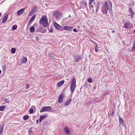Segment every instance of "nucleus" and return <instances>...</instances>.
Segmentation results:
<instances>
[{
    "label": "nucleus",
    "instance_id": "nucleus-3",
    "mask_svg": "<svg viewBox=\"0 0 135 135\" xmlns=\"http://www.w3.org/2000/svg\"><path fill=\"white\" fill-rule=\"evenodd\" d=\"M76 84V81L74 78H73L72 80L70 86V89L72 94L74 91L75 88Z\"/></svg>",
    "mask_w": 135,
    "mask_h": 135
},
{
    "label": "nucleus",
    "instance_id": "nucleus-44",
    "mask_svg": "<svg viewBox=\"0 0 135 135\" xmlns=\"http://www.w3.org/2000/svg\"><path fill=\"white\" fill-rule=\"evenodd\" d=\"M39 120V119H38V120H36V122H37V124H38V120Z\"/></svg>",
    "mask_w": 135,
    "mask_h": 135
},
{
    "label": "nucleus",
    "instance_id": "nucleus-26",
    "mask_svg": "<svg viewBox=\"0 0 135 135\" xmlns=\"http://www.w3.org/2000/svg\"><path fill=\"white\" fill-rule=\"evenodd\" d=\"M6 107L4 106H1L0 107V111L3 110Z\"/></svg>",
    "mask_w": 135,
    "mask_h": 135
},
{
    "label": "nucleus",
    "instance_id": "nucleus-22",
    "mask_svg": "<svg viewBox=\"0 0 135 135\" xmlns=\"http://www.w3.org/2000/svg\"><path fill=\"white\" fill-rule=\"evenodd\" d=\"M32 108L30 109L29 110L30 113H32L33 112V108L35 109V107L34 106H32Z\"/></svg>",
    "mask_w": 135,
    "mask_h": 135
},
{
    "label": "nucleus",
    "instance_id": "nucleus-13",
    "mask_svg": "<svg viewBox=\"0 0 135 135\" xmlns=\"http://www.w3.org/2000/svg\"><path fill=\"white\" fill-rule=\"evenodd\" d=\"M25 8L22 9H21L18 11L17 12L18 15L20 16L24 12Z\"/></svg>",
    "mask_w": 135,
    "mask_h": 135
},
{
    "label": "nucleus",
    "instance_id": "nucleus-38",
    "mask_svg": "<svg viewBox=\"0 0 135 135\" xmlns=\"http://www.w3.org/2000/svg\"><path fill=\"white\" fill-rule=\"evenodd\" d=\"M49 31L50 32H53V30L52 28H51L49 30Z\"/></svg>",
    "mask_w": 135,
    "mask_h": 135
},
{
    "label": "nucleus",
    "instance_id": "nucleus-49",
    "mask_svg": "<svg viewBox=\"0 0 135 135\" xmlns=\"http://www.w3.org/2000/svg\"><path fill=\"white\" fill-rule=\"evenodd\" d=\"M134 32L135 33V29H134Z\"/></svg>",
    "mask_w": 135,
    "mask_h": 135
},
{
    "label": "nucleus",
    "instance_id": "nucleus-14",
    "mask_svg": "<svg viewBox=\"0 0 135 135\" xmlns=\"http://www.w3.org/2000/svg\"><path fill=\"white\" fill-rule=\"evenodd\" d=\"M71 101V99L67 100L65 102V103L64 104V106H68L70 104Z\"/></svg>",
    "mask_w": 135,
    "mask_h": 135
},
{
    "label": "nucleus",
    "instance_id": "nucleus-32",
    "mask_svg": "<svg viewBox=\"0 0 135 135\" xmlns=\"http://www.w3.org/2000/svg\"><path fill=\"white\" fill-rule=\"evenodd\" d=\"M17 28V26L16 25H14L12 27V30H15Z\"/></svg>",
    "mask_w": 135,
    "mask_h": 135
},
{
    "label": "nucleus",
    "instance_id": "nucleus-9",
    "mask_svg": "<svg viewBox=\"0 0 135 135\" xmlns=\"http://www.w3.org/2000/svg\"><path fill=\"white\" fill-rule=\"evenodd\" d=\"M64 95L62 94H61L59 96L58 98V102L59 103H61L63 100Z\"/></svg>",
    "mask_w": 135,
    "mask_h": 135
},
{
    "label": "nucleus",
    "instance_id": "nucleus-6",
    "mask_svg": "<svg viewBox=\"0 0 135 135\" xmlns=\"http://www.w3.org/2000/svg\"><path fill=\"white\" fill-rule=\"evenodd\" d=\"M54 16L56 18L57 20L59 19L60 18L61 13L60 12L56 11L54 13Z\"/></svg>",
    "mask_w": 135,
    "mask_h": 135
},
{
    "label": "nucleus",
    "instance_id": "nucleus-29",
    "mask_svg": "<svg viewBox=\"0 0 135 135\" xmlns=\"http://www.w3.org/2000/svg\"><path fill=\"white\" fill-rule=\"evenodd\" d=\"M94 8H91L89 7V9L90 13H94Z\"/></svg>",
    "mask_w": 135,
    "mask_h": 135
},
{
    "label": "nucleus",
    "instance_id": "nucleus-20",
    "mask_svg": "<svg viewBox=\"0 0 135 135\" xmlns=\"http://www.w3.org/2000/svg\"><path fill=\"white\" fill-rule=\"evenodd\" d=\"M88 81L89 83H91L93 82V79L92 78L89 77L88 79Z\"/></svg>",
    "mask_w": 135,
    "mask_h": 135
},
{
    "label": "nucleus",
    "instance_id": "nucleus-47",
    "mask_svg": "<svg viewBox=\"0 0 135 135\" xmlns=\"http://www.w3.org/2000/svg\"><path fill=\"white\" fill-rule=\"evenodd\" d=\"M1 12H0V17L1 16Z\"/></svg>",
    "mask_w": 135,
    "mask_h": 135
},
{
    "label": "nucleus",
    "instance_id": "nucleus-25",
    "mask_svg": "<svg viewBox=\"0 0 135 135\" xmlns=\"http://www.w3.org/2000/svg\"><path fill=\"white\" fill-rule=\"evenodd\" d=\"M36 17V15H33L31 18V21L33 22L34 20L35 19Z\"/></svg>",
    "mask_w": 135,
    "mask_h": 135
},
{
    "label": "nucleus",
    "instance_id": "nucleus-46",
    "mask_svg": "<svg viewBox=\"0 0 135 135\" xmlns=\"http://www.w3.org/2000/svg\"><path fill=\"white\" fill-rule=\"evenodd\" d=\"M41 32H42V33H44L45 32V31H41Z\"/></svg>",
    "mask_w": 135,
    "mask_h": 135
},
{
    "label": "nucleus",
    "instance_id": "nucleus-10",
    "mask_svg": "<svg viewBox=\"0 0 135 135\" xmlns=\"http://www.w3.org/2000/svg\"><path fill=\"white\" fill-rule=\"evenodd\" d=\"M64 129L67 135H70V132L68 128L66 127L64 128Z\"/></svg>",
    "mask_w": 135,
    "mask_h": 135
},
{
    "label": "nucleus",
    "instance_id": "nucleus-50",
    "mask_svg": "<svg viewBox=\"0 0 135 135\" xmlns=\"http://www.w3.org/2000/svg\"><path fill=\"white\" fill-rule=\"evenodd\" d=\"M131 26L132 27H132H133V25H132V26Z\"/></svg>",
    "mask_w": 135,
    "mask_h": 135
},
{
    "label": "nucleus",
    "instance_id": "nucleus-24",
    "mask_svg": "<svg viewBox=\"0 0 135 135\" xmlns=\"http://www.w3.org/2000/svg\"><path fill=\"white\" fill-rule=\"evenodd\" d=\"M132 50H135V40H134L133 42V46L132 47Z\"/></svg>",
    "mask_w": 135,
    "mask_h": 135
},
{
    "label": "nucleus",
    "instance_id": "nucleus-15",
    "mask_svg": "<svg viewBox=\"0 0 135 135\" xmlns=\"http://www.w3.org/2000/svg\"><path fill=\"white\" fill-rule=\"evenodd\" d=\"M130 24V23L129 22H128L125 23L124 25V28H128L129 27Z\"/></svg>",
    "mask_w": 135,
    "mask_h": 135
},
{
    "label": "nucleus",
    "instance_id": "nucleus-42",
    "mask_svg": "<svg viewBox=\"0 0 135 135\" xmlns=\"http://www.w3.org/2000/svg\"><path fill=\"white\" fill-rule=\"evenodd\" d=\"M32 21H31V20H30L28 24L29 25H30L32 22Z\"/></svg>",
    "mask_w": 135,
    "mask_h": 135
},
{
    "label": "nucleus",
    "instance_id": "nucleus-7",
    "mask_svg": "<svg viewBox=\"0 0 135 135\" xmlns=\"http://www.w3.org/2000/svg\"><path fill=\"white\" fill-rule=\"evenodd\" d=\"M82 58L79 55L74 56V62H81V61Z\"/></svg>",
    "mask_w": 135,
    "mask_h": 135
},
{
    "label": "nucleus",
    "instance_id": "nucleus-17",
    "mask_svg": "<svg viewBox=\"0 0 135 135\" xmlns=\"http://www.w3.org/2000/svg\"><path fill=\"white\" fill-rule=\"evenodd\" d=\"M4 124L1 123L0 124V134L3 132Z\"/></svg>",
    "mask_w": 135,
    "mask_h": 135
},
{
    "label": "nucleus",
    "instance_id": "nucleus-16",
    "mask_svg": "<svg viewBox=\"0 0 135 135\" xmlns=\"http://www.w3.org/2000/svg\"><path fill=\"white\" fill-rule=\"evenodd\" d=\"M47 115L46 114L40 116V117L39 122H41L43 119L46 117Z\"/></svg>",
    "mask_w": 135,
    "mask_h": 135
},
{
    "label": "nucleus",
    "instance_id": "nucleus-31",
    "mask_svg": "<svg viewBox=\"0 0 135 135\" xmlns=\"http://www.w3.org/2000/svg\"><path fill=\"white\" fill-rule=\"evenodd\" d=\"M36 31L37 32H41V28L40 27L38 28L36 30Z\"/></svg>",
    "mask_w": 135,
    "mask_h": 135
},
{
    "label": "nucleus",
    "instance_id": "nucleus-33",
    "mask_svg": "<svg viewBox=\"0 0 135 135\" xmlns=\"http://www.w3.org/2000/svg\"><path fill=\"white\" fill-rule=\"evenodd\" d=\"M16 49L15 48H12L11 50L12 53L13 54L15 53L16 52Z\"/></svg>",
    "mask_w": 135,
    "mask_h": 135
},
{
    "label": "nucleus",
    "instance_id": "nucleus-21",
    "mask_svg": "<svg viewBox=\"0 0 135 135\" xmlns=\"http://www.w3.org/2000/svg\"><path fill=\"white\" fill-rule=\"evenodd\" d=\"M30 31L31 32H33L35 31L34 27L33 26H31L30 28Z\"/></svg>",
    "mask_w": 135,
    "mask_h": 135
},
{
    "label": "nucleus",
    "instance_id": "nucleus-5",
    "mask_svg": "<svg viewBox=\"0 0 135 135\" xmlns=\"http://www.w3.org/2000/svg\"><path fill=\"white\" fill-rule=\"evenodd\" d=\"M89 7L91 8H95L96 12H98L99 6V5L98 4H97L96 5H94V6L92 4V3L91 4H89Z\"/></svg>",
    "mask_w": 135,
    "mask_h": 135
},
{
    "label": "nucleus",
    "instance_id": "nucleus-2",
    "mask_svg": "<svg viewBox=\"0 0 135 135\" xmlns=\"http://www.w3.org/2000/svg\"><path fill=\"white\" fill-rule=\"evenodd\" d=\"M39 23L44 27H47L49 25V23L46 16H42L39 20Z\"/></svg>",
    "mask_w": 135,
    "mask_h": 135
},
{
    "label": "nucleus",
    "instance_id": "nucleus-43",
    "mask_svg": "<svg viewBox=\"0 0 135 135\" xmlns=\"http://www.w3.org/2000/svg\"><path fill=\"white\" fill-rule=\"evenodd\" d=\"M73 31L75 32H76L77 31L76 29L75 28L73 30Z\"/></svg>",
    "mask_w": 135,
    "mask_h": 135
},
{
    "label": "nucleus",
    "instance_id": "nucleus-41",
    "mask_svg": "<svg viewBox=\"0 0 135 135\" xmlns=\"http://www.w3.org/2000/svg\"><path fill=\"white\" fill-rule=\"evenodd\" d=\"M32 21H31V20H30L28 24L29 25H30L32 22Z\"/></svg>",
    "mask_w": 135,
    "mask_h": 135
},
{
    "label": "nucleus",
    "instance_id": "nucleus-8",
    "mask_svg": "<svg viewBox=\"0 0 135 135\" xmlns=\"http://www.w3.org/2000/svg\"><path fill=\"white\" fill-rule=\"evenodd\" d=\"M37 11V8L36 6L33 7L31 11L29 14V16H31L34 13Z\"/></svg>",
    "mask_w": 135,
    "mask_h": 135
},
{
    "label": "nucleus",
    "instance_id": "nucleus-37",
    "mask_svg": "<svg viewBox=\"0 0 135 135\" xmlns=\"http://www.w3.org/2000/svg\"><path fill=\"white\" fill-rule=\"evenodd\" d=\"M131 14L130 15L132 17H133L134 14L133 12H132L131 13Z\"/></svg>",
    "mask_w": 135,
    "mask_h": 135
},
{
    "label": "nucleus",
    "instance_id": "nucleus-30",
    "mask_svg": "<svg viewBox=\"0 0 135 135\" xmlns=\"http://www.w3.org/2000/svg\"><path fill=\"white\" fill-rule=\"evenodd\" d=\"M29 116L28 115H25L23 117V119L24 120H26L28 119Z\"/></svg>",
    "mask_w": 135,
    "mask_h": 135
},
{
    "label": "nucleus",
    "instance_id": "nucleus-1",
    "mask_svg": "<svg viewBox=\"0 0 135 135\" xmlns=\"http://www.w3.org/2000/svg\"><path fill=\"white\" fill-rule=\"evenodd\" d=\"M112 10V3L111 1L109 0L105 1L102 7V11L103 13L106 14L108 13V11L109 12Z\"/></svg>",
    "mask_w": 135,
    "mask_h": 135
},
{
    "label": "nucleus",
    "instance_id": "nucleus-45",
    "mask_svg": "<svg viewBox=\"0 0 135 135\" xmlns=\"http://www.w3.org/2000/svg\"><path fill=\"white\" fill-rule=\"evenodd\" d=\"M112 32L113 33H114V32H115V31L114 30H112Z\"/></svg>",
    "mask_w": 135,
    "mask_h": 135
},
{
    "label": "nucleus",
    "instance_id": "nucleus-36",
    "mask_svg": "<svg viewBox=\"0 0 135 135\" xmlns=\"http://www.w3.org/2000/svg\"><path fill=\"white\" fill-rule=\"evenodd\" d=\"M94 1V0H90V1L89 3V4H91L92 2L93 1Z\"/></svg>",
    "mask_w": 135,
    "mask_h": 135
},
{
    "label": "nucleus",
    "instance_id": "nucleus-34",
    "mask_svg": "<svg viewBox=\"0 0 135 135\" xmlns=\"http://www.w3.org/2000/svg\"><path fill=\"white\" fill-rule=\"evenodd\" d=\"M2 69L3 71H5L6 70V68L5 65H4L2 66Z\"/></svg>",
    "mask_w": 135,
    "mask_h": 135
},
{
    "label": "nucleus",
    "instance_id": "nucleus-48",
    "mask_svg": "<svg viewBox=\"0 0 135 135\" xmlns=\"http://www.w3.org/2000/svg\"><path fill=\"white\" fill-rule=\"evenodd\" d=\"M1 71L0 70V74H1Z\"/></svg>",
    "mask_w": 135,
    "mask_h": 135
},
{
    "label": "nucleus",
    "instance_id": "nucleus-28",
    "mask_svg": "<svg viewBox=\"0 0 135 135\" xmlns=\"http://www.w3.org/2000/svg\"><path fill=\"white\" fill-rule=\"evenodd\" d=\"M119 120L120 124H122L124 121L123 120L121 117L119 118Z\"/></svg>",
    "mask_w": 135,
    "mask_h": 135
},
{
    "label": "nucleus",
    "instance_id": "nucleus-11",
    "mask_svg": "<svg viewBox=\"0 0 135 135\" xmlns=\"http://www.w3.org/2000/svg\"><path fill=\"white\" fill-rule=\"evenodd\" d=\"M73 27L71 26H65L64 29L66 30L70 31L72 29Z\"/></svg>",
    "mask_w": 135,
    "mask_h": 135
},
{
    "label": "nucleus",
    "instance_id": "nucleus-51",
    "mask_svg": "<svg viewBox=\"0 0 135 135\" xmlns=\"http://www.w3.org/2000/svg\"><path fill=\"white\" fill-rule=\"evenodd\" d=\"M95 4V3H94L93 4L94 5Z\"/></svg>",
    "mask_w": 135,
    "mask_h": 135
},
{
    "label": "nucleus",
    "instance_id": "nucleus-39",
    "mask_svg": "<svg viewBox=\"0 0 135 135\" xmlns=\"http://www.w3.org/2000/svg\"><path fill=\"white\" fill-rule=\"evenodd\" d=\"M129 12H130V13H132V12H133L132 9L131 8H130L129 9Z\"/></svg>",
    "mask_w": 135,
    "mask_h": 135
},
{
    "label": "nucleus",
    "instance_id": "nucleus-35",
    "mask_svg": "<svg viewBox=\"0 0 135 135\" xmlns=\"http://www.w3.org/2000/svg\"><path fill=\"white\" fill-rule=\"evenodd\" d=\"M8 99H4V101L5 102H6L7 103H9V100H8Z\"/></svg>",
    "mask_w": 135,
    "mask_h": 135
},
{
    "label": "nucleus",
    "instance_id": "nucleus-27",
    "mask_svg": "<svg viewBox=\"0 0 135 135\" xmlns=\"http://www.w3.org/2000/svg\"><path fill=\"white\" fill-rule=\"evenodd\" d=\"M27 61V59L26 58H24L22 60V63H25Z\"/></svg>",
    "mask_w": 135,
    "mask_h": 135
},
{
    "label": "nucleus",
    "instance_id": "nucleus-19",
    "mask_svg": "<svg viewBox=\"0 0 135 135\" xmlns=\"http://www.w3.org/2000/svg\"><path fill=\"white\" fill-rule=\"evenodd\" d=\"M64 80L61 81L57 83V85L58 86H60L64 83Z\"/></svg>",
    "mask_w": 135,
    "mask_h": 135
},
{
    "label": "nucleus",
    "instance_id": "nucleus-18",
    "mask_svg": "<svg viewBox=\"0 0 135 135\" xmlns=\"http://www.w3.org/2000/svg\"><path fill=\"white\" fill-rule=\"evenodd\" d=\"M8 17V14H6V15L3 17V20L2 22L5 23L6 21L7 20Z\"/></svg>",
    "mask_w": 135,
    "mask_h": 135
},
{
    "label": "nucleus",
    "instance_id": "nucleus-12",
    "mask_svg": "<svg viewBox=\"0 0 135 135\" xmlns=\"http://www.w3.org/2000/svg\"><path fill=\"white\" fill-rule=\"evenodd\" d=\"M55 27L57 29L59 30L62 29L61 26L59 25L57 23H55L54 24Z\"/></svg>",
    "mask_w": 135,
    "mask_h": 135
},
{
    "label": "nucleus",
    "instance_id": "nucleus-4",
    "mask_svg": "<svg viewBox=\"0 0 135 135\" xmlns=\"http://www.w3.org/2000/svg\"><path fill=\"white\" fill-rule=\"evenodd\" d=\"M50 112H52L53 110L52 109L51 107L49 106L43 107L40 110V112L41 113Z\"/></svg>",
    "mask_w": 135,
    "mask_h": 135
},
{
    "label": "nucleus",
    "instance_id": "nucleus-40",
    "mask_svg": "<svg viewBox=\"0 0 135 135\" xmlns=\"http://www.w3.org/2000/svg\"><path fill=\"white\" fill-rule=\"evenodd\" d=\"M30 85H29L28 84H27V85L26 86V89L30 87Z\"/></svg>",
    "mask_w": 135,
    "mask_h": 135
},
{
    "label": "nucleus",
    "instance_id": "nucleus-23",
    "mask_svg": "<svg viewBox=\"0 0 135 135\" xmlns=\"http://www.w3.org/2000/svg\"><path fill=\"white\" fill-rule=\"evenodd\" d=\"M96 45L95 48V51L96 52H97L98 50V48H99V47L98 45H97V43H94Z\"/></svg>",
    "mask_w": 135,
    "mask_h": 135
}]
</instances>
